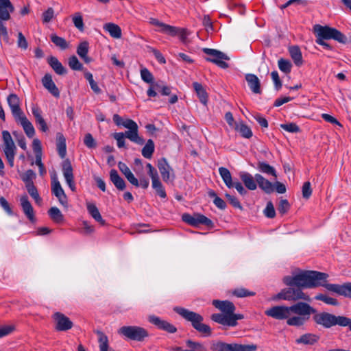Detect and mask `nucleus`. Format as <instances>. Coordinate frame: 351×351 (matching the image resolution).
I'll list each match as a JSON object with an SVG mask.
<instances>
[{
  "label": "nucleus",
  "mask_w": 351,
  "mask_h": 351,
  "mask_svg": "<svg viewBox=\"0 0 351 351\" xmlns=\"http://www.w3.org/2000/svg\"><path fill=\"white\" fill-rule=\"evenodd\" d=\"M311 315L312 320L316 326L328 329L335 326L348 327L351 331V319L343 315H335L326 312L318 311L307 302H304L302 316L293 317L290 323L296 327L303 326L309 319Z\"/></svg>",
  "instance_id": "1"
},
{
  "label": "nucleus",
  "mask_w": 351,
  "mask_h": 351,
  "mask_svg": "<svg viewBox=\"0 0 351 351\" xmlns=\"http://www.w3.org/2000/svg\"><path fill=\"white\" fill-rule=\"evenodd\" d=\"M328 275L324 272L317 271H302L293 276H286L283 278V282L289 287H297L302 289H312L317 287H324L326 289Z\"/></svg>",
  "instance_id": "2"
},
{
  "label": "nucleus",
  "mask_w": 351,
  "mask_h": 351,
  "mask_svg": "<svg viewBox=\"0 0 351 351\" xmlns=\"http://www.w3.org/2000/svg\"><path fill=\"white\" fill-rule=\"evenodd\" d=\"M304 304V302H298L289 306H274L267 309L265 311V314L276 319H287V324L288 326L296 327L295 325L291 324L290 321L293 317L302 316Z\"/></svg>",
  "instance_id": "3"
},
{
  "label": "nucleus",
  "mask_w": 351,
  "mask_h": 351,
  "mask_svg": "<svg viewBox=\"0 0 351 351\" xmlns=\"http://www.w3.org/2000/svg\"><path fill=\"white\" fill-rule=\"evenodd\" d=\"M173 311L191 322L192 326L199 333L205 337L211 336L212 330L208 325L202 323L204 318L200 314L180 306L174 307Z\"/></svg>",
  "instance_id": "4"
},
{
  "label": "nucleus",
  "mask_w": 351,
  "mask_h": 351,
  "mask_svg": "<svg viewBox=\"0 0 351 351\" xmlns=\"http://www.w3.org/2000/svg\"><path fill=\"white\" fill-rule=\"evenodd\" d=\"M314 33L316 35L317 44H327L324 40H333L341 44H345L347 37L335 27L319 24L313 26Z\"/></svg>",
  "instance_id": "5"
},
{
  "label": "nucleus",
  "mask_w": 351,
  "mask_h": 351,
  "mask_svg": "<svg viewBox=\"0 0 351 351\" xmlns=\"http://www.w3.org/2000/svg\"><path fill=\"white\" fill-rule=\"evenodd\" d=\"M113 121L118 126H123L127 129L126 134L128 138L131 141L138 144L143 145L145 143L144 139L138 135V127L135 121L132 119H123L119 114H115L113 115Z\"/></svg>",
  "instance_id": "6"
},
{
  "label": "nucleus",
  "mask_w": 351,
  "mask_h": 351,
  "mask_svg": "<svg viewBox=\"0 0 351 351\" xmlns=\"http://www.w3.org/2000/svg\"><path fill=\"white\" fill-rule=\"evenodd\" d=\"M14 11V7L10 0H0V42L8 43V35L7 28L4 25L10 18V13Z\"/></svg>",
  "instance_id": "7"
},
{
  "label": "nucleus",
  "mask_w": 351,
  "mask_h": 351,
  "mask_svg": "<svg viewBox=\"0 0 351 351\" xmlns=\"http://www.w3.org/2000/svg\"><path fill=\"white\" fill-rule=\"evenodd\" d=\"M274 300H284L291 302L304 300L311 302V299L308 295L304 293L300 288L297 287H289L282 289L274 298Z\"/></svg>",
  "instance_id": "8"
},
{
  "label": "nucleus",
  "mask_w": 351,
  "mask_h": 351,
  "mask_svg": "<svg viewBox=\"0 0 351 351\" xmlns=\"http://www.w3.org/2000/svg\"><path fill=\"white\" fill-rule=\"evenodd\" d=\"M257 348V345L254 343L247 345L228 343L221 341H213L210 343L212 351H256Z\"/></svg>",
  "instance_id": "9"
},
{
  "label": "nucleus",
  "mask_w": 351,
  "mask_h": 351,
  "mask_svg": "<svg viewBox=\"0 0 351 351\" xmlns=\"http://www.w3.org/2000/svg\"><path fill=\"white\" fill-rule=\"evenodd\" d=\"M118 333L125 338L136 341H143L149 336L148 331L138 326H124L118 330Z\"/></svg>",
  "instance_id": "10"
},
{
  "label": "nucleus",
  "mask_w": 351,
  "mask_h": 351,
  "mask_svg": "<svg viewBox=\"0 0 351 351\" xmlns=\"http://www.w3.org/2000/svg\"><path fill=\"white\" fill-rule=\"evenodd\" d=\"M160 31L171 36L178 37L180 41L183 43H191L193 41L189 38L192 33L186 28L178 27L165 24V25H162V29H160Z\"/></svg>",
  "instance_id": "11"
},
{
  "label": "nucleus",
  "mask_w": 351,
  "mask_h": 351,
  "mask_svg": "<svg viewBox=\"0 0 351 351\" xmlns=\"http://www.w3.org/2000/svg\"><path fill=\"white\" fill-rule=\"evenodd\" d=\"M160 31L171 36L178 37L180 41L183 43H191L193 41L189 38L192 33L186 28L178 27L165 24V25H162V29H160Z\"/></svg>",
  "instance_id": "12"
},
{
  "label": "nucleus",
  "mask_w": 351,
  "mask_h": 351,
  "mask_svg": "<svg viewBox=\"0 0 351 351\" xmlns=\"http://www.w3.org/2000/svg\"><path fill=\"white\" fill-rule=\"evenodd\" d=\"M203 51L204 53L211 56L206 58L207 61L213 62L222 69L228 68V64L223 61L228 60L230 59L226 53L217 49L208 48H204Z\"/></svg>",
  "instance_id": "13"
},
{
  "label": "nucleus",
  "mask_w": 351,
  "mask_h": 351,
  "mask_svg": "<svg viewBox=\"0 0 351 351\" xmlns=\"http://www.w3.org/2000/svg\"><path fill=\"white\" fill-rule=\"evenodd\" d=\"M157 167L160 173L162 180L165 182H173L176 178L175 173L165 158H162L158 160Z\"/></svg>",
  "instance_id": "14"
},
{
  "label": "nucleus",
  "mask_w": 351,
  "mask_h": 351,
  "mask_svg": "<svg viewBox=\"0 0 351 351\" xmlns=\"http://www.w3.org/2000/svg\"><path fill=\"white\" fill-rule=\"evenodd\" d=\"M182 219L185 223L193 226H197L199 224H203L208 227L213 226V223L210 219L199 213L194 214L193 215L184 213L182 216Z\"/></svg>",
  "instance_id": "15"
},
{
  "label": "nucleus",
  "mask_w": 351,
  "mask_h": 351,
  "mask_svg": "<svg viewBox=\"0 0 351 351\" xmlns=\"http://www.w3.org/2000/svg\"><path fill=\"white\" fill-rule=\"evenodd\" d=\"M242 314H235L232 313L230 315L222 316L217 315H212L211 319L219 324L228 327H234L237 326V320L243 319Z\"/></svg>",
  "instance_id": "16"
},
{
  "label": "nucleus",
  "mask_w": 351,
  "mask_h": 351,
  "mask_svg": "<svg viewBox=\"0 0 351 351\" xmlns=\"http://www.w3.org/2000/svg\"><path fill=\"white\" fill-rule=\"evenodd\" d=\"M8 104L18 124L22 125V114L20 108V99L16 94H10L7 98Z\"/></svg>",
  "instance_id": "17"
},
{
  "label": "nucleus",
  "mask_w": 351,
  "mask_h": 351,
  "mask_svg": "<svg viewBox=\"0 0 351 351\" xmlns=\"http://www.w3.org/2000/svg\"><path fill=\"white\" fill-rule=\"evenodd\" d=\"M212 304L216 308L222 312V313H214L213 315L228 316L234 313L236 309L234 304L229 300H214Z\"/></svg>",
  "instance_id": "18"
},
{
  "label": "nucleus",
  "mask_w": 351,
  "mask_h": 351,
  "mask_svg": "<svg viewBox=\"0 0 351 351\" xmlns=\"http://www.w3.org/2000/svg\"><path fill=\"white\" fill-rule=\"evenodd\" d=\"M56 329L58 331H66L73 327V322L64 314L57 312L53 315Z\"/></svg>",
  "instance_id": "19"
},
{
  "label": "nucleus",
  "mask_w": 351,
  "mask_h": 351,
  "mask_svg": "<svg viewBox=\"0 0 351 351\" xmlns=\"http://www.w3.org/2000/svg\"><path fill=\"white\" fill-rule=\"evenodd\" d=\"M148 321L159 329L169 333H175L177 331V328L175 326L156 315H149L148 317Z\"/></svg>",
  "instance_id": "20"
},
{
  "label": "nucleus",
  "mask_w": 351,
  "mask_h": 351,
  "mask_svg": "<svg viewBox=\"0 0 351 351\" xmlns=\"http://www.w3.org/2000/svg\"><path fill=\"white\" fill-rule=\"evenodd\" d=\"M51 190L54 195L58 199L59 202L64 206H67V197L62 189L60 182L57 180L56 176L51 177Z\"/></svg>",
  "instance_id": "21"
},
{
  "label": "nucleus",
  "mask_w": 351,
  "mask_h": 351,
  "mask_svg": "<svg viewBox=\"0 0 351 351\" xmlns=\"http://www.w3.org/2000/svg\"><path fill=\"white\" fill-rule=\"evenodd\" d=\"M62 173L65 178L66 182L72 191H76V187L74 182V176L73 173V167L70 161L65 160L62 165Z\"/></svg>",
  "instance_id": "22"
},
{
  "label": "nucleus",
  "mask_w": 351,
  "mask_h": 351,
  "mask_svg": "<svg viewBox=\"0 0 351 351\" xmlns=\"http://www.w3.org/2000/svg\"><path fill=\"white\" fill-rule=\"evenodd\" d=\"M326 289L336 293L340 295H343L351 298V282L345 283L342 285L337 284H330L327 285Z\"/></svg>",
  "instance_id": "23"
},
{
  "label": "nucleus",
  "mask_w": 351,
  "mask_h": 351,
  "mask_svg": "<svg viewBox=\"0 0 351 351\" xmlns=\"http://www.w3.org/2000/svg\"><path fill=\"white\" fill-rule=\"evenodd\" d=\"M43 86L55 97H60V91L52 80L49 73H46L42 79Z\"/></svg>",
  "instance_id": "24"
},
{
  "label": "nucleus",
  "mask_w": 351,
  "mask_h": 351,
  "mask_svg": "<svg viewBox=\"0 0 351 351\" xmlns=\"http://www.w3.org/2000/svg\"><path fill=\"white\" fill-rule=\"evenodd\" d=\"M2 138L3 141V149L4 154L16 153V147L10 132L7 130L3 131Z\"/></svg>",
  "instance_id": "25"
},
{
  "label": "nucleus",
  "mask_w": 351,
  "mask_h": 351,
  "mask_svg": "<svg viewBox=\"0 0 351 351\" xmlns=\"http://www.w3.org/2000/svg\"><path fill=\"white\" fill-rule=\"evenodd\" d=\"M319 340V336L314 333H305L301 335L299 338L295 339L297 344H302L304 346H314Z\"/></svg>",
  "instance_id": "26"
},
{
  "label": "nucleus",
  "mask_w": 351,
  "mask_h": 351,
  "mask_svg": "<svg viewBox=\"0 0 351 351\" xmlns=\"http://www.w3.org/2000/svg\"><path fill=\"white\" fill-rule=\"evenodd\" d=\"M254 178L259 188L265 193L270 194L274 191V189L273 184L265 178L262 175L256 173L254 176Z\"/></svg>",
  "instance_id": "27"
},
{
  "label": "nucleus",
  "mask_w": 351,
  "mask_h": 351,
  "mask_svg": "<svg viewBox=\"0 0 351 351\" xmlns=\"http://www.w3.org/2000/svg\"><path fill=\"white\" fill-rule=\"evenodd\" d=\"M245 78L250 90L254 93L260 94L261 93V82L256 75L247 73L245 75Z\"/></svg>",
  "instance_id": "28"
},
{
  "label": "nucleus",
  "mask_w": 351,
  "mask_h": 351,
  "mask_svg": "<svg viewBox=\"0 0 351 351\" xmlns=\"http://www.w3.org/2000/svg\"><path fill=\"white\" fill-rule=\"evenodd\" d=\"M240 178L245 186L251 191H254L257 188V182L250 173L247 172H241L239 173Z\"/></svg>",
  "instance_id": "29"
},
{
  "label": "nucleus",
  "mask_w": 351,
  "mask_h": 351,
  "mask_svg": "<svg viewBox=\"0 0 351 351\" xmlns=\"http://www.w3.org/2000/svg\"><path fill=\"white\" fill-rule=\"evenodd\" d=\"M47 62L56 74L64 75L66 73V69L62 64L57 58L50 56L47 58Z\"/></svg>",
  "instance_id": "30"
},
{
  "label": "nucleus",
  "mask_w": 351,
  "mask_h": 351,
  "mask_svg": "<svg viewBox=\"0 0 351 351\" xmlns=\"http://www.w3.org/2000/svg\"><path fill=\"white\" fill-rule=\"evenodd\" d=\"M186 346L189 348L188 350H182L180 347H176V351H208L204 343L199 341H194L191 339L186 341Z\"/></svg>",
  "instance_id": "31"
},
{
  "label": "nucleus",
  "mask_w": 351,
  "mask_h": 351,
  "mask_svg": "<svg viewBox=\"0 0 351 351\" xmlns=\"http://www.w3.org/2000/svg\"><path fill=\"white\" fill-rule=\"evenodd\" d=\"M110 179L118 190L123 191L125 189V182L124 180L120 177L117 170L112 169L110 171Z\"/></svg>",
  "instance_id": "32"
},
{
  "label": "nucleus",
  "mask_w": 351,
  "mask_h": 351,
  "mask_svg": "<svg viewBox=\"0 0 351 351\" xmlns=\"http://www.w3.org/2000/svg\"><path fill=\"white\" fill-rule=\"evenodd\" d=\"M86 208L88 213L96 221L102 226L106 224L105 220L102 219V217L95 204L90 202H87Z\"/></svg>",
  "instance_id": "33"
},
{
  "label": "nucleus",
  "mask_w": 351,
  "mask_h": 351,
  "mask_svg": "<svg viewBox=\"0 0 351 351\" xmlns=\"http://www.w3.org/2000/svg\"><path fill=\"white\" fill-rule=\"evenodd\" d=\"M56 141L58 154L62 158H64L66 154V139L62 133L58 132L56 134Z\"/></svg>",
  "instance_id": "34"
},
{
  "label": "nucleus",
  "mask_w": 351,
  "mask_h": 351,
  "mask_svg": "<svg viewBox=\"0 0 351 351\" xmlns=\"http://www.w3.org/2000/svg\"><path fill=\"white\" fill-rule=\"evenodd\" d=\"M95 332L97 335L99 347L100 351H114L112 349H109L108 338V337L101 330H95Z\"/></svg>",
  "instance_id": "35"
},
{
  "label": "nucleus",
  "mask_w": 351,
  "mask_h": 351,
  "mask_svg": "<svg viewBox=\"0 0 351 351\" xmlns=\"http://www.w3.org/2000/svg\"><path fill=\"white\" fill-rule=\"evenodd\" d=\"M289 51L294 63L297 66L302 64V56L300 48L297 45H292L289 47Z\"/></svg>",
  "instance_id": "36"
},
{
  "label": "nucleus",
  "mask_w": 351,
  "mask_h": 351,
  "mask_svg": "<svg viewBox=\"0 0 351 351\" xmlns=\"http://www.w3.org/2000/svg\"><path fill=\"white\" fill-rule=\"evenodd\" d=\"M257 169L263 173L277 178L276 171L274 167L265 162L258 161L257 162Z\"/></svg>",
  "instance_id": "37"
},
{
  "label": "nucleus",
  "mask_w": 351,
  "mask_h": 351,
  "mask_svg": "<svg viewBox=\"0 0 351 351\" xmlns=\"http://www.w3.org/2000/svg\"><path fill=\"white\" fill-rule=\"evenodd\" d=\"M23 213L32 223L36 221L34 208L29 202L27 196H23Z\"/></svg>",
  "instance_id": "38"
},
{
  "label": "nucleus",
  "mask_w": 351,
  "mask_h": 351,
  "mask_svg": "<svg viewBox=\"0 0 351 351\" xmlns=\"http://www.w3.org/2000/svg\"><path fill=\"white\" fill-rule=\"evenodd\" d=\"M104 29L113 38H119L121 36V29L120 27L114 23H106L104 25Z\"/></svg>",
  "instance_id": "39"
},
{
  "label": "nucleus",
  "mask_w": 351,
  "mask_h": 351,
  "mask_svg": "<svg viewBox=\"0 0 351 351\" xmlns=\"http://www.w3.org/2000/svg\"><path fill=\"white\" fill-rule=\"evenodd\" d=\"M193 86L194 90H195L200 101L204 104L206 105L207 104L208 101V95L202 86V85L198 82H193Z\"/></svg>",
  "instance_id": "40"
},
{
  "label": "nucleus",
  "mask_w": 351,
  "mask_h": 351,
  "mask_svg": "<svg viewBox=\"0 0 351 351\" xmlns=\"http://www.w3.org/2000/svg\"><path fill=\"white\" fill-rule=\"evenodd\" d=\"M219 173L223 180L224 183L228 188L233 187V182L230 171L226 167H219Z\"/></svg>",
  "instance_id": "41"
},
{
  "label": "nucleus",
  "mask_w": 351,
  "mask_h": 351,
  "mask_svg": "<svg viewBox=\"0 0 351 351\" xmlns=\"http://www.w3.org/2000/svg\"><path fill=\"white\" fill-rule=\"evenodd\" d=\"M25 187L28 193L35 200L36 203L40 204L42 199L40 197L38 190L34 183H27V184H25Z\"/></svg>",
  "instance_id": "42"
},
{
  "label": "nucleus",
  "mask_w": 351,
  "mask_h": 351,
  "mask_svg": "<svg viewBox=\"0 0 351 351\" xmlns=\"http://www.w3.org/2000/svg\"><path fill=\"white\" fill-rule=\"evenodd\" d=\"M48 214L55 223H62L64 220L63 215L62 214L60 209L57 207H51L49 210Z\"/></svg>",
  "instance_id": "43"
},
{
  "label": "nucleus",
  "mask_w": 351,
  "mask_h": 351,
  "mask_svg": "<svg viewBox=\"0 0 351 351\" xmlns=\"http://www.w3.org/2000/svg\"><path fill=\"white\" fill-rule=\"evenodd\" d=\"M235 130L238 131L243 138H250L252 136L251 129L243 122L237 124Z\"/></svg>",
  "instance_id": "44"
},
{
  "label": "nucleus",
  "mask_w": 351,
  "mask_h": 351,
  "mask_svg": "<svg viewBox=\"0 0 351 351\" xmlns=\"http://www.w3.org/2000/svg\"><path fill=\"white\" fill-rule=\"evenodd\" d=\"M154 152V143L152 139H149L142 149V155L145 158H151Z\"/></svg>",
  "instance_id": "45"
},
{
  "label": "nucleus",
  "mask_w": 351,
  "mask_h": 351,
  "mask_svg": "<svg viewBox=\"0 0 351 351\" xmlns=\"http://www.w3.org/2000/svg\"><path fill=\"white\" fill-rule=\"evenodd\" d=\"M152 187L156 191V193L161 197L165 198L167 197V194L165 190L162 186L161 181L159 179L156 180H153L152 182Z\"/></svg>",
  "instance_id": "46"
},
{
  "label": "nucleus",
  "mask_w": 351,
  "mask_h": 351,
  "mask_svg": "<svg viewBox=\"0 0 351 351\" xmlns=\"http://www.w3.org/2000/svg\"><path fill=\"white\" fill-rule=\"evenodd\" d=\"M23 130L29 138H32L35 134V130L33 125L23 117Z\"/></svg>",
  "instance_id": "47"
},
{
  "label": "nucleus",
  "mask_w": 351,
  "mask_h": 351,
  "mask_svg": "<svg viewBox=\"0 0 351 351\" xmlns=\"http://www.w3.org/2000/svg\"><path fill=\"white\" fill-rule=\"evenodd\" d=\"M232 293L234 295L238 298L253 296L255 295L254 292L248 291L247 289L242 287L234 289Z\"/></svg>",
  "instance_id": "48"
},
{
  "label": "nucleus",
  "mask_w": 351,
  "mask_h": 351,
  "mask_svg": "<svg viewBox=\"0 0 351 351\" xmlns=\"http://www.w3.org/2000/svg\"><path fill=\"white\" fill-rule=\"evenodd\" d=\"M32 149L35 153L36 160L38 158H42V147L40 140L34 138L32 142Z\"/></svg>",
  "instance_id": "49"
},
{
  "label": "nucleus",
  "mask_w": 351,
  "mask_h": 351,
  "mask_svg": "<svg viewBox=\"0 0 351 351\" xmlns=\"http://www.w3.org/2000/svg\"><path fill=\"white\" fill-rule=\"evenodd\" d=\"M278 67L285 73H289L291 69V63L289 60L281 58L278 60Z\"/></svg>",
  "instance_id": "50"
},
{
  "label": "nucleus",
  "mask_w": 351,
  "mask_h": 351,
  "mask_svg": "<svg viewBox=\"0 0 351 351\" xmlns=\"http://www.w3.org/2000/svg\"><path fill=\"white\" fill-rule=\"evenodd\" d=\"M72 19L75 27L81 32L84 31V24L81 14L80 12L75 13Z\"/></svg>",
  "instance_id": "51"
},
{
  "label": "nucleus",
  "mask_w": 351,
  "mask_h": 351,
  "mask_svg": "<svg viewBox=\"0 0 351 351\" xmlns=\"http://www.w3.org/2000/svg\"><path fill=\"white\" fill-rule=\"evenodd\" d=\"M317 300H320L324 302V303L332 306H337L338 304V302L335 298L328 297L324 294H318L315 298Z\"/></svg>",
  "instance_id": "52"
},
{
  "label": "nucleus",
  "mask_w": 351,
  "mask_h": 351,
  "mask_svg": "<svg viewBox=\"0 0 351 351\" xmlns=\"http://www.w3.org/2000/svg\"><path fill=\"white\" fill-rule=\"evenodd\" d=\"M114 138L117 142V146L119 148H122L125 147V138H128V136L126 134V131L123 132H117L113 134Z\"/></svg>",
  "instance_id": "53"
},
{
  "label": "nucleus",
  "mask_w": 351,
  "mask_h": 351,
  "mask_svg": "<svg viewBox=\"0 0 351 351\" xmlns=\"http://www.w3.org/2000/svg\"><path fill=\"white\" fill-rule=\"evenodd\" d=\"M69 65L74 71H81L83 65L79 62L76 56H73L69 59Z\"/></svg>",
  "instance_id": "54"
},
{
  "label": "nucleus",
  "mask_w": 351,
  "mask_h": 351,
  "mask_svg": "<svg viewBox=\"0 0 351 351\" xmlns=\"http://www.w3.org/2000/svg\"><path fill=\"white\" fill-rule=\"evenodd\" d=\"M88 51V45H79L77 47V54L86 63L90 62V58L87 56Z\"/></svg>",
  "instance_id": "55"
},
{
  "label": "nucleus",
  "mask_w": 351,
  "mask_h": 351,
  "mask_svg": "<svg viewBox=\"0 0 351 351\" xmlns=\"http://www.w3.org/2000/svg\"><path fill=\"white\" fill-rule=\"evenodd\" d=\"M141 77L145 82L149 84L153 83V75L147 69L143 68L141 70Z\"/></svg>",
  "instance_id": "56"
},
{
  "label": "nucleus",
  "mask_w": 351,
  "mask_h": 351,
  "mask_svg": "<svg viewBox=\"0 0 351 351\" xmlns=\"http://www.w3.org/2000/svg\"><path fill=\"white\" fill-rule=\"evenodd\" d=\"M54 17V10L52 8H49L42 14V21L43 23H49Z\"/></svg>",
  "instance_id": "57"
},
{
  "label": "nucleus",
  "mask_w": 351,
  "mask_h": 351,
  "mask_svg": "<svg viewBox=\"0 0 351 351\" xmlns=\"http://www.w3.org/2000/svg\"><path fill=\"white\" fill-rule=\"evenodd\" d=\"M280 128L291 133H298L300 131V128L294 123L281 124Z\"/></svg>",
  "instance_id": "58"
},
{
  "label": "nucleus",
  "mask_w": 351,
  "mask_h": 351,
  "mask_svg": "<svg viewBox=\"0 0 351 351\" xmlns=\"http://www.w3.org/2000/svg\"><path fill=\"white\" fill-rule=\"evenodd\" d=\"M264 214L267 217L270 219H272L276 216L275 208L271 202H268L267 203L266 208L264 210Z\"/></svg>",
  "instance_id": "59"
},
{
  "label": "nucleus",
  "mask_w": 351,
  "mask_h": 351,
  "mask_svg": "<svg viewBox=\"0 0 351 351\" xmlns=\"http://www.w3.org/2000/svg\"><path fill=\"white\" fill-rule=\"evenodd\" d=\"M84 143L88 148H95L96 147V142L92 134L90 133H87L84 136Z\"/></svg>",
  "instance_id": "60"
},
{
  "label": "nucleus",
  "mask_w": 351,
  "mask_h": 351,
  "mask_svg": "<svg viewBox=\"0 0 351 351\" xmlns=\"http://www.w3.org/2000/svg\"><path fill=\"white\" fill-rule=\"evenodd\" d=\"M290 208V204L289 203V202L284 199H281L280 201V203H279V205H278V210L279 211L280 213L281 214H285L286 213Z\"/></svg>",
  "instance_id": "61"
},
{
  "label": "nucleus",
  "mask_w": 351,
  "mask_h": 351,
  "mask_svg": "<svg viewBox=\"0 0 351 351\" xmlns=\"http://www.w3.org/2000/svg\"><path fill=\"white\" fill-rule=\"evenodd\" d=\"M312 194V189L311 186V183L309 182H306L303 184L302 186V196L304 199H308Z\"/></svg>",
  "instance_id": "62"
},
{
  "label": "nucleus",
  "mask_w": 351,
  "mask_h": 351,
  "mask_svg": "<svg viewBox=\"0 0 351 351\" xmlns=\"http://www.w3.org/2000/svg\"><path fill=\"white\" fill-rule=\"evenodd\" d=\"M226 197L228 199V200L229 201L230 204L233 207H234L236 208H239L240 210H243V207H242L241 204H240L239 201L238 200V199L236 197L232 196L228 193L226 194Z\"/></svg>",
  "instance_id": "63"
},
{
  "label": "nucleus",
  "mask_w": 351,
  "mask_h": 351,
  "mask_svg": "<svg viewBox=\"0 0 351 351\" xmlns=\"http://www.w3.org/2000/svg\"><path fill=\"white\" fill-rule=\"evenodd\" d=\"M36 175L35 172L31 169L27 170L24 176H23V181L25 182V184L27 183H34V180L36 178Z\"/></svg>",
  "instance_id": "64"
}]
</instances>
